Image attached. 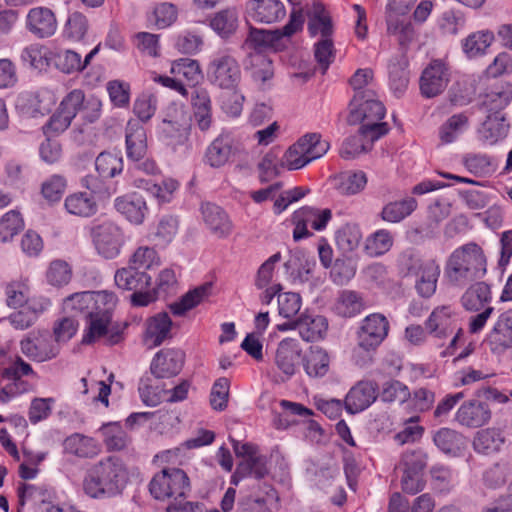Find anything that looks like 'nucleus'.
I'll list each match as a JSON object with an SVG mask.
<instances>
[{"label": "nucleus", "instance_id": "obj_1", "mask_svg": "<svg viewBox=\"0 0 512 512\" xmlns=\"http://www.w3.org/2000/svg\"><path fill=\"white\" fill-rule=\"evenodd\" d=\"M128 480L129 472L125 462L118 456L110 455L87 468L82 487L90 498H112L122 494Z\"/></svg>", "mask_w": 512, "mask_h": 512}, {"label": "nucleus", "instance_id": "obj_2", "mask_svg": "<svg viewBox=\"0 0 512 512\" xmlns=\"http://www.w3.org/2000/svg\"><path fill=\"white\" fill-rule=\"evenodd\" d=\"M487 272V259L483 249L475 242L456 248L448 257L444 275L451 285L464 287L481 279Z\"/></svg>", "mask_w": 512, "mask_h": 512}, {"label": "nucleus", "instance_id": "obj_3", "mask_svg": "<svg viewBox=\"0 0 512 512\" xmlns=\"http://www.w3.org/2000/svg\"><path fill=\"white\" fill-rule=\"evenodd\" d=\"M350 106V123L360 122L361 134L370 141H376L388 133V124L381 121L385 116V107L376 98L375 90H369L368 95L357 103L352 99Z\"/></svg>", "mask_w": 512, "mask_h": 512}, {"label": "nucleus", "instance_id": "obj_4", "mask_svg": "<svg viewBox=\"0 0 512 512\" xmlns=\"http://www.w3.org/2000/svg\"><path fill=\"white\" fill-rule=\"evenodd\" d=\"M389 332V322L380 313H372L362 321L357 332V347L353 350L354 362L366 366L372 362V353L380 346Z\"/></svg>", "mask_w": 512, "mask_h": 512}, {"label": "nucleus", "instance_id": "obj_5", "mask_svg": "<svg viewBox=\"0 0 512 512\" xmlns=\"http://www.w3.org/2000/svg\"><path fill=\"white\" fill-rule=\"evenodd\" d=\"M399 262L407 275L416 278L415 289L421 297L430 298L435 294L441 271L435 259L422 258L412 251H406L401 255Z\"/></svg>", "mask_w": 512, "mask_h": 512}, {"label": "nucleus", "instance_id": "obj_6", "mask_svg": "<svg viewBox=\"0 0 512 512\" xmlns=\"http://www.w3.org/2000/svg\"><path fill=\"white\" fill-rule=\"evenodd\" d=\"M329 143L318 133H308L292 144L281 158V167L299 170L327 153Z\"/></svg>", "mask_w": 512, "mask_h": 512}, {"label": "nucleus", "instance_id": "obj_7", "mask_svg": "<svg viewBox=\"0 0 512 512\" xmlns=\"http://www.w3.org/2000/svg\"><path fill=\"white\" fill-rule=\"evenodd\" d=\"M190 489V480L186 472L175 467L163 468L149 483V491L157 500L186 497Z\"/></svg>", "mask_w": 512, "mask_h": 512}, {"label": "nucleus", "instance_id": "obj_8", "mask_svg": "<svg viewBox=\"0 0 512 512\" xmlns=\"http://www.w3.org/2000/svg\"><path fill=\"white\" fill-rule=\"evenodd\" d=\"M303 23L304 17L302 11L293 10L288 23L282 28L275 30L251 28L245 45L254 50L255 53H262L268 48H277L279 41L283 37H291L302 29Z\"/></svg>", "mask_w": 512, "mask_h": 512}, {"label": "nucleus", "instance_id": "obj_9", "mask_svg": "<svg viewBox=\"0 0 512 512\" xmlns=\"http://www.w3.org/2000/svg\"><path fill=\"white\" fill-rule=\"evenodd\" d=\"M241 68L236 58L228 52H218L207 67V77L212 85L222 90H234L241 81Z\"/></svg>", "mask_w": 512, "mask_h": 512}, {"label": "nucleus", "instance_id": "obj_10", "mask_svg": "<svg viewBox=\"0 0 512 512\" xmlns=\"http://www.w3.org/2000/svg\"><path fill=\"white\" fill-rule=\"evenodd\" d=\"M452 78L449 64L443 59H433L422 70L419 77V90L423 98L431 99L441 95Z\"/></svg>", "mask_w": 512, "mask_h": 512}, {"label": "nucleus", "instance_id": "obj_11", "mask_svg": "<svg viewBox=\"0 0 512 512\" xmlns=\"http://www.w3.org/2000/svg\"><path fill=\"white\" fill-rule=\"evenodd\" d=\"M85 104V93L82 89H73L61 100L56 112L51 116L45 128L55 133L64 132Z\"/></svg>", "mask_w": 512, "mask_h": 512}, {"label": "nucleus", "instance_id": "obj_12", "mask_svg": "<svg viewBox=\"0 0 512 512\" xmlns=\"http://www.w3.org/2000/svg\"><path fill=\"white\" fill-rule=\"evenodd\" d=\"M114 301V293L108 291H84L74 293L63 301V310L66 313L82 315L84 318L92 315L99 306Z\"/></svg>", "mask_w": 512, "mask_h": 512}, {"label": "nucleus", "instance_id": "obj_13", "mask_svg": "<svg viewBox=\"0 0 512 512\" xmlns=\"http://www.w3.org/2000/svg\"><path fill=\"white\" fill-rule=\"evenodd\" d=\"M21 352L35 362H46L56 358L60 346L47 332H31L20 342Z\"/></svg>", "mask_w": 512, "mask_h": 512}, {"label": "nucleus", "instance_id": "obj_14", "mask_svg": "<svg viewBox=\"0 0 512 512\" xmlns=\"http://www.w3.org/2000/svg\"><path fill=\"white\" fill-rule=\"evenodd\" d=\"M92 239L96 250L106 259H113L120 253L123 233L119 226L104 222L92 229Z\"/></svg>", "mask_w": 512, "mask_h": 512}, {"label": "nucleus", "instance_id": "obj_15", "mask_svg": "<svg viewBox=\"0 0 512 512\" xmlns=\"http://www.w3.org/2000/svg\"><path fill=\"white\" fill-rule=\"evenodd\" d=\"M2 376L4 379L12 381L11 384L6 385L0 390V400L5 403L15 395L24 393L27 390L26 383L22 380V377H36V373L29 363L17 356L3 369Z\"/></svg>", "mask_w": 512, "mask_h": 512}, {"label": "nucleus", "instance_id": "obj_16", "mask_svg": "<svg viewBox=\"0 0 512 512\" xmlns=\"http://www.w3.org/2000/svg\"><path fill=\"white\" fill-rule=\"evenodd\" d=\"M185 354L180 349L166 348L158 351L150 364L151 373L159 379L171 378L180 373Z\"/></svg>", "mask_w": 512, "mask_h": 512}, {"label": "nucleus", "instance_id": "obj_17", "mask_svg": "<svg viewBox=\"0 0 512 512\" xmlns=\"http://www.w3.org/2000/svg\"><path fill=\"white\" fill-rule=\"evenodd\" d=\"M456 328V314L450 305L435 307L425 321L427 332L439 340L451 336Z\"/></svg>", "mask_w": 512, "mask_h": 512}, {"label": "nucleus", "instance_id": "obj_18", "mask_svg": "<svg viewBox=\"0 0 512 512\" xmlns=\"http://www.w3.org/2000/svg\"><path fill=\"white\" fill-rule=\"evenodd\" d=\"M188 121L184 108L172 105L168 107L160 129L167 137L176 139L174 144L183 145L188 141L190 133Z\"/></svg>", "mask_w": 512, "mask_h": 512}, {"label": "nucleus", "instance_id": "obj_19", "mask_svg": "<svg viewBox=\"0 0 512 512\" xmlns=\"http://www.w3.org/2000/svg\"><path fill=\"white\" fill-rule=\"evenodd\" d=\"M492 413L489 405L481 400L473 399L463 402L455 413V421L467 428H479L487 424Z\"/></svg>", "mask_w": 512, "mask_h": 512}, {"label": "nucleus", "instance_id": "obj_20", "mask_svg": "<svg viewBox=\"0 0 512 512\" xmlns=\"http://www.w3.org/2000/svg\"><path fill=\"white\" fill-rule=\"evenodd\" d=\"M301 347L297 339L285 338L277 346L274 363L277 369L291 378L297 371L301 358Z\"/></svg>", "mask_w": 512, "mask_h": 512}, {"label": "nucleus", "instance_id": "obj_21", "mask_svg": "<svg viewBox=\"0 0 512 512\" xmlns=\"http://www.w3.org/2000/svg\"><path fill=\"white\" fill-rule=\"evenodd\" d=\"M25 26L35 37L44 39L53 36L58 25L56 16L51 9L34 7L26 15Z\"/></svg>", "mask_w": 512, "mask_h": 512}, {"label": "nucleus", "instance_id": "obj_22", "mask_svg": "<svg viewBox=\"0 0 512 512\" xmlns=\"http://www.w3.org/2000/svg\"><path fill=\"white\" fill-rule=\"evenodd\" d=\"M493 354L501 355L512 347V312L506 311L498 317L486 338Z\"/></svg>", "mask_w": 512, "mask_h": 512}, {"label": "nucleus", "instance_id": "obj_23", "mask_svg": "<svg viewBox=\"0 0 512 512\" xmlns=\"http://www.w3.org/2000/svg\"><path fill=\"white\" fill-rule=\"evenodd\" d=\"M246 11L252 20L264 24L278 22L286 15L280 0H250L246 3Z\"/></svg>", "mask_w": 512, "mask_h": 512}, {"label": "nucleus", "instance_id": "obj_24", "mask_svg": "<svg viewBox=\"0 0 512 512\" xmlns=\"http://www.w3.org/2000/svg\"><path fill=\"white\" fill-rule=\"evenodd\" d=\"M172 320L166 312L149 317L145 323L143 342L147 348L160 346L171 337Z\"/></svg>", "mask_w": 512, "mask_h": 512}, {"label": "nucleus", "instance_id": "obj_25", "mask_svg": "<svg viewBox=\"0 0 512 512\" xmlns=\"http://www.w3.org/2000/svg\"><path fill=\"white\" fill-rule=\"evenodd\" d=\"M116 303L117 297L114 295V301L111 304H102L99 306V309L93 311L92 315L85 318L87 320V329L82 339L84 344H91L107 333V328L111 321V312Z\"/></svg>", "mask_w": 512, "mask_h": 512}, {"label": "nucleus", "instance_id": "obj_26", "mask_svg": "<svg viewBox=\"0 0 512 512\" xmlns=\"http://www.w3.org/2000/svg\"><path fill=\"white\" fill-rule=\"evenodd\" d=\"M505 115L486 114L485 120L477 129V138L484 146H493L504 140L509 132Z\"/></svg>", "mask_w": 512, "mask_h": 512}, {"label": "nucleus", "instance_id": "obj_27", "mask_svg": "<svg viewBox=\"0 0 512 512\" xmlns=\"http://www.w3.org/2000/svg\"><path fill=\"white\" fill-rule=\"evenodd\" d=\"M512 100V84L510 82L496 83L485 94L479 109L486 114L504 115L503 110Z\"/></svg>", "mask_w": 512, "mask_h": 512}, {"label": "nucleus", "instance_id": "obj_28", "mask_svg": "<svg viewBox=\"0 0 512 512\" xmlns=\"http://www.w3.org/2000/svg\"><path fill=\"white\" fill-rule=\"evenodd\" d=\"M376 398V385L371 381H360L346 395V410L356 414L368 408Z\"/></svg>", "mask_w": 512, "mask_h": 512}, {"label": "nucleus", "instance_id": "obj_29", "mask_svg": "<svg viewBox=\"0 0 512 512\" xmlns=\"http://www.w3.org/2000/svg\"><path fill=\"white\" fill-rule=\"evenodd\" d=\"M201 213L204 223L212 234L218 238H224L231 233L232 222L220 206L204 203L201 206Z\"/></svg>", "mask_w": 512, "mask_h": 512}, {"label": "nucleus", "instance_id": "obj_30", "mask_svg": "<svg viewBox=\"0 0 512 512\" xmlns=\"http://www.w3.org/2000/svg\"><path fill=\"white\" fill-rule=\"evenodd\" d=\"M114 207L134 224H141L148 212L146 200L136 192L117 197L114 201Z\"/></svg>", "mask_w": 512, "mask_h": 512}, {"label": "nucleus", "instance_id": "obj_31", "mask_svg": "<svg viewBox=\"0 0 512 512\" xmlns=\"http://www.w3.org/2000/svg\"><path fill=\"white\" fill-rule=\"evenodd\" d=\"M63 449L65 453L83 459L94 458L101 452L97 440L81 433H73L66 437Z\"/></svg>", "mask_w": 512, "mask_h": 512}, {"label": "nucleus", "instance_id": "obj_32", "mask_svg": "<svg viewBox=\"0 0 512 512\" xmlns=\"http://www.w3.org/2000/svg\"><path fill=\"white\" fill-rule=\"evenodd\" d=\"M233 153V139L228 133H221L216 137L205 152V163L213 168L224 166Z\"/></svg>", "mask_w": 512, "mask_h": 512}, {"label": "nucleus", "instance_id": "obj_33", "mask_svg": "<svg viewBox=\"0 0 512 512\" xmlns=\"http://www.w3.org/2000/svg\"><path fill=\"white\" fill-rule=\"evenodd\" d=\"M64 208L71 215L88 218L96 214L98 205L91 193L79 191L71 193L65 198Z\"/></svg>", "mask_w": 512, "mask_h": 512}, {"label": "nucleus", "instance_id": "obj_34", "mask_svg": "<svg viewBox=\"0 0 512 512\" xmlns=\"http://www.w3.org/2000/svg\"><path fill=\"white\" fill-rule=\"evenodd\" d=\"M304 371L309 377L322 378L329 372L330 356L319 346H311L302 357Z\"/></svg>", "mask_w": 512, "mask_h": 512}, {"label": "nucleus", "instance_id": "obj_35", "mask_svg": "<svg viewBox=\"0 0 512 512\" xmlns=\"http://www.w3.org/2000/svg\"><path fill=\"white\" fill-rule=\"evenodd\" d=\"M209 26L222 39L231 37L239 26V12L235 7H227L213 14Z\"/></svg>", "mask_w": 512, "mask_h": 512}, {"label": "nucleus", "instance_id": "obj_36", "mask_svg": "<svg viewBox=\"0 0 512 512\" xmlns=\"http://www.w3.org/2000/svg\"><path fill=\"white\" fill-rule=\"evenodd\" d=\"M246 71L261 89H264L274 76L272 61L262 53L250 54Z\"/></svg>", "mask_w": 512, "mask_h": 512}, {"label": "nucleus", "instance_id": "obj_37", "mask_svg": "<svg viewBox=\"0 0 512 512\" xmlns=\"http://www.w3.org/2000/svg\"><path fill=\"white\" fill-rule=\"evenodd\" d=\"M146 132L144 127L136 120H130L126 126V152L127 157L139 161L146 153Z\"/></svg>", "mask_w": 512, "mask_h": 512}, {"label": "nucleus", "instance_id": "obj_38", "mask_svg": "<svg viewBox=\"0 0 512 512\" xmlns=\"http://www.w3.org/2000/svg\"><path fill=\"white\" fill-rule=\"evenodd\" d=\"M308 17V31L312 37L320 36L321 39L332 37V20L323 4L315 2L308 12Z\"/></svg>", "mask_w": 512, "mask_h": 512}, {"label": "nucleus", "instance_id": "obj_39", "mask_svg": "<svg viewBox=\"0 0 512 512\" xmlns=\"http://www.w3.org/2000/svg\"><path fill=\"white\" fill-rule=\"evenodd\" d=\"M328 329L325 317L321 315L301 314L298 317V332L306 342H315L324 338Z\"/></svg>", "mask_w": 512, "mask_h": 512}, {"label": "nucleus", "instance_id": "obj_40", "mask_svg": "<svg viewBox=\"0 0 512 512\" xmlns=\"http://www.w3.org/2000/svg\"><path fill=\"white\" fill-rule=\"evenodd\" d=\"M49 306L50 302L47 299L40 301L32 300L21 310L12 313L8 320L15 329H27L34 324L38 316Z\"/></svg>", "mask_w": 512, "mask_h": 512}, {"label": "nucleus", "instance_id": "obj_41", "mask_svg": "<svg viewBox=\"0 0 512 512\" xmlns=\"http://www.w3.org/2000/svg\"><path fill=\"white\" fill-rule=\"evenodd\" d=\"M491 300V287L483 281L472 284L461 297L463 307L473 312L480 311L489 304Z\"/></svg>", "mask_w": 512, "mask_h": 512}, {"label": "nucleus", "instance_id": "obj_42", "mask_svg": "<svg viewBox=\"0 0 512 512\" xmlns=\"http://www.w3.org/2000/svg\"><path fill=\"white\" fill-rule=\"evenodd\" d=\"M433 441L438 449L452 456L459 455L466 446L464 436L458 431L443 427L434 433Z\"/></svg>", "mask_w": 512, "mask_h": 512}, {"label": "nucleus", "instance_id": "obj_43", "mask_svg": "<svg viewBox=\"0 0 512 512\" xmlns=\"http://www.w3.org/2000/svg\"><path fill=\"white\" fill-rule=\"evenodd\" d=\"M115 284L123 290H141L150 285L151 277L130 264L115 273Z\"/></svg>", "mask_w": 512, "mask_h": 512}, {"label": "nucleus", "instance_id": "obj_44", "mask_svg": "<svg viewBox=\"0 0 512 512\" xmlns=\"http://www.w3.org/2000/svg\"><path fill=\"white\" fill-rule=\"evenodd\" d=\"M505 442L501 430L486 428L478 431L473 440V448L477 453L489 455L500 451Z\"/></svg>", "mask_w": 512, "mask_h": 512}, {"label": "nucleus", "instance_id": "obj_45", "mask_svg": "<svg viewBox=\"0 0 512 512\" xmlns=\"http://www.w3.org/2000/svg\"><path fill=\"white\" fill-rule=\"evenodd\" d=\"M365 308L362 295L353 290H342L335 303L336 313L345 318L360 314Z\"/></svg>", "mask_w": 512, "mask_h": 512}, {"label": "nucleus", "instance_id": "obj_46", "mask_svg": "<svg viewBox=\"0 0 512 512\" xmlns=\"http://www.w3.org/2000/svg\"><path fill=\"white\" fill-rule=\"evenodd\" d=\"M469 127V117L465 113H457L450 116L439 127V139L442 144L455 142Z\"/></svg>", "mask_w": 512, "mask_h": 512}, {"label": "nucleus", "instance_id": "obj_47", "mask_svg": "<svg viewBox=\"0 0 512 512\" xmlns=\"http://www.w3.org/2000/svg\"><path fill=\"white\" fill-rule=\"evenodd\" d=\"M367 184V176L363 171L348 170L336 177V188L342 195H355L360 193Z\"/></svg>", "mask_w": 512, "mask_h": 512}, {"label": "nucleus", "instance_id": "obj_48", "mask_svg": "<svg viewBox=\"0 0 512 512\" xmlns=\"http://www.w3.org/2000/svg\"><path fill=\"white\" fill-rule=\"evenodd\" d=\"M362 239V233L357 224L346 223L335 232V242L343 254L356 250Z\"/></svg>", "mask_w": 512, "mask_h": 512}, {"label": "nucleus", "instance_id": "obj_49", "mask_svg": "<svg viewBox=\"0 0 512 512\" xmlns=\"http://www.w3.org/2000/svg\"><path fill=\"white\" fill-rule=\"evenodd\" d=\"M416 207L417 202L412 197L390 202L383 207L381 211V218L389 223H398L409 216Z\"/></svg>", "mask_w": 512, "mask_h": 512}, {"label": "nucleus", "instance_id": "obj_50", "mask_svg": "<svg viewBox=\"0 0 512 512\" xmlns=\"http://www.w3.org/2000/svg\"><path fill=\"white\" fill-rule=\"evenodd\" d=\"M494 38L493 32L489 30L474 32L464 39L462 44L463 52L469 58L483 55L494 41Z\"/></svg>", "mask_w": 512, "mask_h": 512}, {"label": "nucleus", "instance_id": "obj_51", "mask_svg": "<svg viewBox=\"0 0 512 512\" xmlns=\"http://www.w3.org/2000/svg\"><path fill=\"white\" fill-rule=\"evenodd\" d=\"M210 285H202L188 291L181 299L170 305L171 312L176 316H183L187 311L200 304L207 296Z\"/></svg>", "mask_w": 512, "mask_h": 512}, {"label": "nucleus", "instance_id": "obj_52", "mask_svg": "<svg viewBox=\"0 0 512 512\" xmlns=\"http://www.w3.org/2000/svg\"><path fill=\"white\" fill-rule=\"evenodd\" d=\"M49 49L41 44H31L21 53V60L31 68L42 71L50 65Z\"/></svg>", "mask_w": 512, "mask_h": 512}, {"label": "nucleus", "instance_id": "obj_53", "mask_svg": "<svg viewBox=\"0 0 512 512\" xmlns=\"http://www.w3.org/2000/svg\"><path fill=\"white\" fill-rule=\"evenodd\" d=\"M95 167L103 178H113L123 171V158L119 153L101 152L95 160Z\"/></svg>", "mask_w": 512, "mask_h": 512}, {"label": "nucleus", "instance_id": "obj_54", "mask_svg": "<svg viewBox=\"0 0 512 512\" xmlns=\"http://www.w3.org/2000/svg\"><path fill=\"white\" fill-rule=\"evenodd\" d=\"M393 246V236L385 229H380L367 237L365 250L371 257H379L387 253Z\"/></svg>", "mask_w": 512, "mask_h": 512}, {"label": "nucleus", "instance_id": "obj_55", "mask_svg": "<svg viewBox=\"0 0 512 512\" xmlns=\"http://www.w3.org/2000/svg\"><path fill=\"white\" fill-rule=\"evenodd\" d=\"M100 430L108 450L118 451L127 446L129 442L128 435L119 423L104 424Z\"/></svg>", "mask_w": 512, "mask_h": 512}, {"label": "nucleus", "instance_id": "obj_56", "mask_svg": "<svg viewBox=\"0 0 512 512\" xmlns=\"http://www.w3.org/2000/svg\"><path fill=\"white\" fill-rule=\"evenodd\" d=\"M178 18V8L170 2H161L153 7L149 21L159 29L171 26Z\"/></svg>", "mask_w": 512, "mask_h": 512}, {"label": "nucleus", "instance_id": "obj_57", "mask_svg": "<svg viewBox=\"0 0 512 512\" xmlns=\"http://www.w3.org/2000/svg\"><path fill=\"white\" fill-rule=\"evenodd\" d=\"M297 212V217H302V221L306 222L316 231H322L326 228L328 222L332 219L330 209H318L313 207H303Z\"/></svg>", "mask_w": 512, "mask_h": 512}, {"label": "nucleus", "instance_id": "obj_58", "mask_svg": "<svg viewBox=\"0 0 512 512\" xmlns=\"http://www.w3.org/2000/svg\"><path fill=\"white\" fill-rule=\"evenodd\" d=\"M350 85L355 92L353 97L355 103L363 100L368 95L369 90H375L373 71L369 68L358 69L351 77Z\"/></svg>", "mask_w": 512, "mask_h": 512}, {"label": "nucleus", "instance_id": "obj_59", "mask_svg": "<svg viewBox=\"0 0 512 512\" xmlns=\"http://www.w3.org/2000/svg\"><path fill=\"white\" fill-rule=\"evenodd\" d=\"M356 274V263L351 257L343 256L335 260L330 276L337 285L347 284Z\"/></svg>", "mask_w": 512, "mask_h": 512}, {"label": "nucleus", "instance_id": "obj_60", "mask_svg": "<svg viewBox=\"0 0 512 512\" xmlns=\"http://www.w3.org/2000/svg\"><path fill=\"white\" fill-rule=\"evenodd\" d=\"M171 73L177 77H183L193 86L201 79L198 61L190 58H181L174 61L171 66Z\"/></svg>", "mask_w": 512, "mask_h": 512}, {"label": "nucleus", "instance_id": "obj_61", "mask_svg": "<svg viewBox=\"0 0 512 512\" xmlns=\"http://www.w3.org/2000/svg\"><path fill=\"white\" fill-rule=\"evenodd\" d=\"M88 30V20L80 12L71 13L64 25L63 35L71 41H81Z\"/></svg>", "mask_w": 512, "mask_h": 512}, {"label": "nucleus", "instance_id": "obj_62", "mask_svg": "<svg viewBox=\"0 0 512 512\" xmlns=\"http://www.w3.org/2000/svg\"><path fill=\"white\" fill-rule=\"evenodd\" d=\"M512 473V467L507 462L495 463L483 472L482 480L488 488H498L505 484Z\"/></svg>", "mask_w": 512, "mask_h": 512}, {"label": "nucleus", "instance_id": "obj_63", "mask_svg": "<svg viewBox=\"0 0 512 512\" xmlns=\"http://www.w3.org/2000/svg\"><path fill=\"white\" fill-rule=\"evenodd\" d=\"M24 227V221L18 211L10 210L0 219V239L3 242L11 240Z\"/></svg>", "mask_w": 512, "mask_h": 512}, {"label": "nucleus", "instance_id": "obj_64", "mask_svg": "<svg viewBox=\"0 0 512 512\" xmlns=\"http://www.w3.org/2000/svg\"><path fill=\"white\" fill-rule=\"evenodd\" d=\"M55 64L56 67L65 74L83 71L82 56L74 50L65 49L59 51L55 58Z\"/></svg>", "mask_w": 512, "mask_h": 512}]
</instances>
